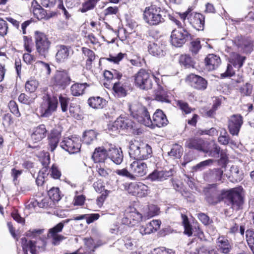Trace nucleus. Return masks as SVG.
I'll use <instances>...</instances> for the list:
<instances>
[{
  "instance_id": "1",
  "label": "nucleus",
  "mask_w": 254,
  "mask_h": 254,
  "mask_svg": "<svg viewBox=\"0 0 254 254\" xmlns=\"http://www.w3.org/2000/svg\"><path fill=\"white\" fill-rule=\"evenodd\" d=\"M167 11L155 4L145 7L143 19L150 26H156L165 22Z\"/></svg>"
},
{
  "instance_id": "2",
  "label": "nucleus",
  "mask_w": 254,
  "mask_h": 254,
  "mask_svg": "<svg viewBox=\"0 0 254 254\" xmlns=\"http://www.w3.org/2000/svg\"><path fill=\"white\" fill-rule=\"evenodd\" d=\"M223 196L227 199L228 205L234 210H239L242 208L244 203L245 191L242 186L225 190Z\"/></svg>"
},
{
  "instance_id": "3",
  "label": "nucleus",
  "mask_w": 254,
  "mask_h": 254,
  "mask_svg": "<svg viewBox=\"0 0 254 254\" xmlns=\"http://www.w3.org/2000/svg\"><path fill=\"white\" fill-rule=\"evenodd\" d=\"M152 148L148 144L137 141L131 142L129 148V155L135 160L147 159L151 156Z\"/></svg>"
},
{
  "instance_id": "4",
  "label": "nucleus",
  "mask_w": 254,
  "mask_h": 254,
  "mask_svg": "<svg viewBox=\"0 0 254 254\" xmlns=\"http://www.w3.org/2000/svg\"><path fill=\"white\" fill-rule=\"evenodd\" d=\"M42 99L39 109L40 116L42 118H48L56 111L58 100L56 96H51L48 93L43 95Z\"/></svg>"
},
{
  "instance_id": "5",
  "label": "nucleus",
  "mask_w": 254,
  "mask_h": 254,
  "mask_svg": "<svg viewBox=\"0 0 254 254\" xmlns=\"http://www.w3.org/2000/svg\"><path fill=\"white\" fill-rule=\"evenodd\" d=\"M130 115L138 123L147 127L151 126V119L147 109L139 104H132L129 106Z\"/></svg>"
},
{
  "instance_id": "6",
  "label": "nucleus",
  "mask_w": 254,
  "mask_h": 254,
  "mask_svg": "<svg viewBox=\"0 0 254 254\" xmlns=\"http://www.w3.org/2000/svg\"><path fill=\"white\" fill-rule=\"evenodd\" d=\"M152 78L150 72L141 68L134 76L135 85L141 90L150 89L152 87Z\"/></svg>"
},
{
  "instance_id": "7",
  "label": "nucleus",
  "mask_w": 254,
  "mask_h": 254,
  "mask_svg": "<svg viewBox=\"0 0 254 254\" xmlns=\"http://www.w3.org/2000/svg\"><path fill=\"white\" fill-rule=\"evenodd\" d=\"M34 38L37 52L39 55L45 57L49 52L51 42L45 33L38 31H35Z\"/></svg>"
},
{
  "instance_id": "8",
  "label": "nucleus",
  "mask_w": 254,
  "mask_h": 254,
  "mask_svg": "<svg viewBox=\"0 0 254 254\" xmlns=\"http://www.w3.org/2000/svg\"><path fill=\"white\" fill-rule=\"evenodd\" d=\"M191 39V34L184 28L174 29L171 35V43L176 47H182L187 41Z\"/></svg>"
},
{
  "instance_id": "9",
  "label": "nucleus",
  "mask_w": 254,
  "mask_h": 254,
  "mask_svg": "<svg viewBox=\"0 0 254 254\" xmlns=\"http://www.w3.org/2000/svg\"><path fill=\"white\" fill-rule=\"evenodd\" d=\"M53 85L59 89H65L71 82L68 72L66 70H57L52 79Z\"/></svg>"
},
{
  "instance_id": "10",
  "label": "nucleus",
  "mask_w": 254,
  "mask_h": 254,
  "mask_svg": "<svg viewBox=\"0 0 254 254\" xmlns=\"http://www.w3.org/2000/svg\"><path fill=\"white\" fill-rule=\"evenodd\" d=\"M80 139L76 136L64 138L61 142V147L70 154L79 152L81 148Z\"/></svg>"
},
{
  "instance_id": "11",
  "label": "nucleus",
  "mask_w": 254,
  "mask_h": 254,
  "mask_svg": "<svg viewBox=\"0 0 254 254\" xmlns=\"http://www.w3.org/2000/svg\"><path fill=\"white\" fill-rule=\"evenodd\" d=\"M233 42L244 53L250 54L253 50L254 41L251 38L237 36L233 40Z\"/></svg>"
},
{
  "instance_id": "12",
  "label": "nucleus",
  "mask_w": 254,
  "mask_h": 254,
  "mask_svg": "<svg viewBox=\"0 0 254 254\" xmlns=\"http://www.w3.org/2000/svg\"><path fill=\"white\" fill-rule=\"evenodd\" d=\"M243 124V118L240 114H234L230 117L228 121L229 132L232 135H238Z\"/></svg>"
},
{
  "instance_id": "13",
  "label": "nucleus",
  "mask_w": 254,
  "mask_h": 254,
  "mask_svg": "<svg viewBox=\"0 0 254 254\" xmlns=\"http://www.w3.org/2000/svg\"><path fill=\"white\" fill-rule=\"evenodd\" d=\"M175 173L173 168H170L168 170L155 169L148 175L147 178L152 182H163L172 177Z\"/></svg>"
},
{
  "instance_id": "14",
  "label": "nucleus",
  "mask_w": 254,
  "mask_h": 254,
  "mask_svg": "<svg viewBox=\"0 0 254 254\" xmlns=\"http://www.w3.org/2000/svg\"><path fill=\"white\" fill-rule=\"evenodd\" d=\"M129 170L133 176V180H135L136 177H142L147 173V167L142 161L134 160L130 164Z\"/></svg>"
},
{
  "instance_id": "15",
  "label": "nucleus",
  "mask_w": 254,
  "mask_h": 254,
  "mask_svg": "<svg viewBox=\"0 0 254 254\" xmlns=\"http://www.w3.org/2000/svg\"><path fill=\"white\" fill-rule=\"evenodd\" d=\"M133 127V123L126 117L120 116L112 125L109 126V129L113 131L119 129H131Z\"/></svg>"
},
{
  "instance_id": "16",
  "label": "nucleus",
  "mask_w": 254,
  "mask_h": 254,
  "mask_svg": "<svg viewBox=\"0 0 254 254\" xmlns=\"http://www.w3.org/2000/svg\"><path fill=\"white\" fill-rule=\"evenodd\" d=\"M63 228L64 223H59L49 230L48 237L52 238V244L54 246L59 245L61 242L65 238L64 236L59 234L62 231Z\"/></svg>"
},
{
  "instance_id": "17",
  "label": "nucleus",
  "mask_w": 254,
  "mask_h": 254,
  "mask_svg": "<svg viewBox=\"0 0 254 254\" xmlns=\"http://www.w3.org/2000/svg\"><path fill=\"white\" fill-rule=\"evenodd\" d=\"M187 78L190 86L196 89L204 90L207 88V80L200 76L191 74Z\"/></svg>"
},
{
  "instance_id": "18",
  "label": "nucleus",
  "mask_w": 254,
  "mask_h": 254,
  "mask_svg": "<svg viewBox=\"0 0 254 254\" xmlns=\"http://www.w3.org/2000/svg\"><path fill=\"white\" fill-rule=\"evenodd\" d=\"M225 190H222L220 192L215 189H210L206 194V200L207 202L211 205H215L225 199L223 192Z\"/></svg>"
},
{
  "instance_id": "19",
  "label": "nucleus",
  "mask_w": 254,
  "mask_h": 254,
  "mask_svg": "<svg viewBox=\"0 0 254 254\" xmlns=\"http://www.w3.org/2000/svg\"><path fill=\"white\" fill-rule=\"evenodd\" d=\"M205 17L200 13H192L188 17V20L192 26L197 30H203L204 27Z\"/></svg>"
},
{
  "instance_id": "20",
  "label": "nucleus",
  "mask_w": 254,
  "mask_h": 254,
  "mask_svg": "<svg viewBox=\"0 0 254 254\" xmlns=\"http://www.w3.org/2000/svg\"><path fill=\"white\" fill-rule=\"evenodd\" d=\"M148 51L152 56L161 58L166 54V47L160 42H149L148 45Z\"/></svg>"
},
{
  "instance_id": "21",
  "label": "nucleus",
  "mask_w": 254,
  "mask_h": 254,
  "mask_svg": "<svg viewBox=\"0 0 254 254\" xmlns=\"http://www.w3.org/2000/svg\"><path fill=\"white\" fill-rule=\"evenodd\" d=\"M108 158L116 165H120L124 158L123 151L121 148L112 146L108 149Z\"/></svg>"
},
{
  "instance_id": "22",
  "label": "nucleus",
  "mask_w": 254,
  "mask_h": 254,
  "mask_svg": "<svg viewBox=\"0 0 254 254\" xmlns=\"http://www.w3.org/2000/svg\"><path fill=\"white\" fill-rule=\"evenodd\" d=\"M189 149H195L200 152L205 151V142L200 138H191L187 140L185 144Z\"/></svg>"
},
{
  "instance_id": "23",
  "label": "nucleus",
  "mask_w": 254,
  "mask_h": 254,
  "mask_svg": "<svg viewBox=\"0 0 254 254\" xmlns=\"http://www.w3.org/2000/svg\"><path fill=\"white\" fill-rule=\"evenodd\" d=\"M151 122V126L160 127L167 125L168 121L163 111L158 109L154 113Z\"/></svg>"
},
{
  "instance_id": "24",
  "label": "nucleus",
  "mask_w": 254,
  "mask_h": 254,
  "mask_svg": "<svg viewBox=\"0 0 254 254\" xmlns=\"http://www.w3.org/2000/svg\"><path fill=\"white\" fill-rule=\"evenodd\" d=\"M217 250L221 254H228L232 249L229 241L224 236H220L216 241Z\"/></svg>"
},
{
  "instance_id": "25",
  "label": "nucleus",
  "mask_w": 254,
  "mask_h": 254,
  "mask_svg": "<svg viewBox=\"0 0 254 254\" xmlns=\"http://www.w3.org/2000/svg\"><path fill=\"white\" fill-rule=\"evenodd\" d=\"M108 158V149L106 150L103 147L96 148L92 158L95 163H104Z\"/></svg>"
},
{
  "instance_id": "26",
  "label": "nucleus",
  "mask_w": 254,
  "mask_h": 254,
  "mask_svg": "<svg viewBox=\"0 0 254 254\" xmlns=\"http://www.w3.org/2000/svg\"><path fill=\"white\" fill-rule=\"evenodd\" d=\"M69 47L64 45L57 46L55 58L57 62L63 63L68 59L69 55Z\"/></svg>"
},
{
  "instance_id": "27",
  "label": "nucleus",
  "mask_w": 254,
  "mask_h": 254,
  "mask_svg": "<svg viewBox=\"0 0 254 254\" xmlns=\"http://www.w3.org/2000/svg\"><path fill=\"white\" fill-rule=\"evenodd\" d=\"M206 68L209 70H213L217 68L221 63L219 57L214 54H209L205 59Z\"/></svg>"
},
{
  "instance_id": "28",
  "label": "nucleus",
  "mask_w": 254,
  "mask_h": 254,
  "mask_svg": "<svg viewBox=\"0 0 254 254\" xmlns=\"http://www.w3.org/2000/svg\"><path fill=\"white\" fill-rule=\"evenodd\" d=\"M230 174L227 175L229 181L232 183L240 182L243 178V173L237 166L233 165L230 169Z\"/></svg>"
},
{
  "instance_id": "29",
  "label": "nucleus",
  "mask_w": 254,
  "mask_h": 254,
  "mask_svg": "<svg viewBox=\"0 0 254 254\" xmlns=\"http://www.w3.org/2000/svg\"><path fill=\"white\" fill-rule=\"evenodd\" d=\"M61 134L60 132L56 129L52 130L48 136L49 139V149L53 152L58 146L59 143Z\"/></svg>"
},
{
  "instance_id": "30",
  "label": "nucleus",
  "mask_w": 254,
  "mask_h": 254,
  "mask_svg": "<svg viewBox=\"0 0 254 254\" xmlns=\"http://www.w3.org/2000/svg\"><path fill=\"white\" fill-rule=\"evenodd\" d=\"M47 130L44 125H40L34 129V132L31 134V138L35 142H39L45 138L47 134Z\"/></svg>"
},
{
  "instance_id": "31",
  "label": "nucleus",
  "mask_w": 254,
  "mask_h": 254,
  "mask_svg": "<svg viewBox=\"0 0 254 254\" xmlns=\"http://www.w3.org/2000/svg\"><path fill=\"white\" fill-rule=\"evenodd\" d=\"M107 103L105 99L99 96L91 97L88 100L89 106L94 109H102Z\"/></svg>"
},
{
  "instance_id": "32",
  "label": "nucleus",
  "mask_w": 254,
  "mask_h": 254,
  "mask_svg": "<svg viewBox=\"0 0 254 254\" xmlns=\"http://www.w3.org/2000/svg\"><path fill=\"white\" fill-rule=\"evenodd\" d=\"M21 240L24 254H28V248L30 249L31 254H35L36 242L35 241L32 240L28 241L27 239L25 237L21 238Z\"/></svg>"
},
{
  "instance_id": "33",
  "label": "nucleus",
  "mask_w": 254,
  "mask_h": 254,
  "mask_svg": "<svg viewBox=\"0 0 254 254\" xmlns=\"http://www.w3.org/2000/svg\"><path fill=\"white\" fill-rule=\"evenodd\" d=\"M246 60V57L239 54H234L230 59V62L235 68L239 70L243 66Z\"/></svg>"
},
{
  "instance_id": "34",
  "label": "nucleus",
  "mask_w": 254,
  "mask_h": 254,
  "mask_svg": "<svg viewBox=\"0 0 254 254\" xmlns=\"http://www.w3.org/2000/svg\"><path fill=\"white\" fill-rule=\"evenodd\" d=\"M223 171L220 168L214 169L209 171L207 175L208 179L213 182L221 181Z\"/></svg>"
},
{
  "instance_id": "35",
  "label": "nucleus",
  "mask_w": 254,
  "mask_h": 254,
  "mask_svg": "<svg viewBox=\"0 0 254 254\" xmlns=\"http://www.w3.org/2000/svg\"><path fill=\"white\" fill-rule=\"evenodd\" d=\"M89 85L86 83L73 84L70 87L71 93L74 96H78L83 94L85 89Z\"/></svg>"
},
{
  "instance_id": "36",
  "label": "nucleus",
  "mask_w": 254,
  "mask_h": 254,
  "mask_svg": "<svg viewBox=\"0 0 254 254\" xmlns=\"http://www.w3.org/2000/svg\"><path fill=\"white\" fill-rule=\"evenodd\" d=\"M100 0H84L82 3L79 10L82 13L86 12L88 11L93 10L96 6L97 2Z\"/></svg>"
},
{
  "instance_id": "37",
  "label": "nucleus",
  "mask_w": 254,
  "mask_h": 254,
  "mask_svg": "<svg viewBox=\"0 0 254 254\" xmlns=\"http://www.w3.org/2000/svg\"><path fill=\"white\" fill-rule=\"evenodd\" d=\"M37 97L35 95H27L25 93H21L18 97V101L24 104L30 105L34 102Z\"/></svg>"
},
{
  "instance_id": "38",
  "label": "nucleus",
  "mask_w": 254,
  "mask_h": 254,
  "mask_svg": "<svg viewBox=\"0 0 254 254\" xmlns=\"http://www.w3.org/2000/svg\"><path fill=\"white\" fill-rule=\"evenodd\" d=\"M180 64L185 68L193 67L194 62L189 55H181L179 59Z\"/></svg>"
},
{
  "instance_id": "39",
  "label": "nucleus",
  "mask_w": 254,
  "mask_h": 254,
  "mask_svg": "<svg viewBox=\"0 0 254 254\" xmlns=\"http://www.w3.org/2000/svg\"><path fill=\"white\" fill-rule=\"evenodd\" d=\"M183 152V147L178 144H175L173 145L170 151L168 152V154L170 156L180 158L182 156Z\"/></svg>"
},
{
  "instance_id": "40",
  "label": "nucleus",
  "mask_w": 254,
  "mask_h": 254,
  "mask_svg": "<svg viewBox=\"0 0 254 254\" xmlns=\"http://www.w3.org/2000/svg\"><path fill=\"white\" fill-rule=\"evenodd\" d=\"M205 151L203 152L207 154L209 157L219 158L220 151V147L217 144H214L209 149L205 148Z\"/></svg>"
},
{
  "instance_id": "41",
  "label": "nucleus",
  "mask_w": 254,
  "mask_h": 254,
  "mask_svg": "<svg viewBox=\"0 0 254 254\" xmlns=\"http://www.w3.org/2000/svg\"><path fill=\"white\" fill-rule=\"evenodd\" d=\"M155 99L156 100L161 102L169 103L170 102L166 91L161 87L158 88V90L155 93Z\"/></svg>"
},
{
  "instance_id": "42",
  "label": "nucleus",
  "mask_w": 254,
  "mask_h": 254,
  "mask_svg": "<svg viewBox=\"0 0 254 254\" xmlns=\"http://www.w3.org/2000/svg\"><path fill=\"white\" fill-rule=\"evenodd\" d=\"M182 223L185 228L184 233L188 236H190L192 234V227L190 224L188 216L185 214H182Z\"/></svg>"
},
{
  "instance_id": "43",
  "label": "nucleus",
  "mask_w": 254,
  "mask_h": 254,
  "mask_svg": "<svg viewBox=\"0 0 254 254\" xmlns=\"http://www.w3.org/2000/svg\"><path fill=\"white\" fill-rule=\"evenodd\" d=\"M96 138V133L93 130L85 131L82 136L83 141L87 144H90Z\"/></svg>"
},
{
  "instance_id": "44",
  "label": "nucleus",
  "mask_w": 254,
  "mask_h": 254,
  "mask_svg": "<svg viewBox=\"0 0 254 254\" xmlns=\"http://www.w3.org/2000/svg\"><path fill=\"white\" fill-rule=\"evenodd\" d=\"M82 52L85 56L88 57V59L86 62V65H90L91 63L94 61L95 59L94 52L91 50L86 47L82 48Z\"/></svg>"
},
{
  "instance_id": "45",
  "label": "nucleus",
  "mask_w": 254,
  "mask_h": 254,
  "mask_svg": "<svg viewBox=\"0 0 254 254\" xmlns=\"http://www.w3.org/2000/svg\"><path fill=\"white\" fill-rule=\"evenodd\" d=\"M246 236L249 247L254 254V231L251 230H247Z\"/></svg>"
},
{
  "instance_id": "46",
  "label": "nucleus",
  "mask_w": 254,
  "mask_h": 254,
  "mask_svg": "<svg viewBox=\"0 0 254 254\" xmlns=\"http://www.w3.org/2000/svg\"><path fill=\"white\" fill-rule=\"evenodd\" d=\"M39 85V82L35 79H30L25 83V89L30 93H34Z\"/></svg>"
},
{
  "instance_id": "47",
  "label": "nucleus",
  "mask_w": 254,
  "mask_h": 254,
  "mask_svg": "<svg viewBox=\"0 0 254 254\" xmlns=\"http://www.w3.org/2000/svg\"><path fill=\"white\" fill-rule=\"evenodd\" d=\"M49 197L53 201H59L61 199L60 190L58 188H52L48 191Z\"/></svg>"
},
{
  "instance_id": "48",
  "label": "nucleus",
  "mask_w": 254,
  "mask_h": 254,
  "mask_svg": "<svg viewBox=\"0 0 254 254\" xmlns=\"http://www.w3.org/2000/svg\"><path fill=\"white\" fill-rule=\"evenodd\" d=\"M213 162V160L209 159L200 162L196 165L192 167V170L194 172L200 171L205 168L206 166H209Z\"/></svg>"
},
{
  "instance_id": "49",
  "label": "nucleus",
  "mask_w": 254,
  "mask_h": 254,
  "mask_svg": "<svg viewBox=\"0 0 254 254\" xmlns=\"http://www.w3.org/2000/svg\"><path fill=\"white\" fill-rule=\"evenodd\" d=\"M147 209L145 217H147L148 218L158 215L159 212V208L154 204L148 205L147 206Z\"/></svg>"
},
{
  "instance_id": "50",
  "label": "nucleus",
  "mask_w": 254,
  "mask_h": 254,
  "mask_svg": "<svg viewBox=\"0 0 254 254\" xmlns=\"http://www.w3.org/2000/svg\"><path fill=\"white\" fill-rule=\"evenodd\" d=\"M136 187L138 188L136 193V195L138 196L143 197L148 194L149 191L148 187L142 183L138 182V186Z\"/></svg>"
},
{
  "instance_id": "51",
  "label": "nucleus",
  "mask_w": 254,
  "mask_h": 254,
  "mask_svg": "<svg viewBox=\"0 0 254 254\" xmlns=\"http://www.w3.org/2000/svg\"><path fill=\"white\" fill-rule=\"evenodd\" d=\"M59 100L62 111L63 112H65L67 111L69 101V98L66 96L61 95L59 97Z\"/></svg>"
},
{
  "instance_id": "52",
  "label": "nucleus",
  "mask_w": 254,
  "mask_h": 254,
  "mask_svg": "<svg viewBox=\"0 0 254 254\" xmlns=\"http://www.w3.org/2000/svg\"><path fill=\"white\" fill-rule=\"evenodd\" d=\"M8 108L10 112L17 117L20 116L18 105L14 101L11 100L8 105Z\"/></svg>"
},
{
  "instance_id": "53",
  "label": "nucleus",
  "mask_w": 254,
  "mask_h": 254,
  "mask_svg": "<svg viewBox=\"0 0 254 254\" xmlns=\"http://www.w3.org/2000/svg\"><path fill=\"white\" fill-rule=\"evenodd\" d=\"M177 104L185 114H188L191 113L192 109L189 107V104L187 102L183 100H179Z\"/></svg>"
},
{
  "instance_id": "54",
  "label": "nucleus",
  "mask_w": 254,
  "mask_h": 254,
  "mask_svg": "<svg viewBox=\"0 0 254 254\" xmlns=\"http://www.w3.org/2000/svg\"><path fill=\"white\" fill-rule=\"evenodd\" d=\"M252 89L251 84L247 83L240 88V92L243 96H249L252 93Z\"/></svg>"
},
{
  "instance_id": "55",
  "label": "nucleus",
  "mask_w": 254,
  "mask_h": 254,
  "mask_svg": "<svg viewBox=\"0 0 254 254\" xmlns=\"http://www.w3.org/2000/svg\"><path fill=\"white\" fill-rule=\"evenodd\" d=\"M190 51L194 55L197 54L201 47L200 41L198 40L193 41L190 43Z\"/></svg>"
},
{
  "instance_id": "56",
  "label": "nucleus",
  "mask_w": 254,
  "mask_h": 254,
  "mask_svg": "<svg viewBox=\"0 0 254 254\" xmlns=\"http://www.w3.org/2000/svg\"><path fill=\"white\" fill-rule=\"evenodd\" d=\"M114 91L122 96H125L126 95V91L124 87L120 86L119 82H115L114 83L113 87Z\"/></svg>"
},
{
  "instance_id": "57",
  "label": "nucleus",
  "mask_w": 254,
  "mask_h": 254,
  "mask_svg": "<svg viewBox=\"0 0 254 254\" xmlns=\"http://www.w3.org/2000/svg\"><path fill=\"white\" fill-rule=\"evenodd\" d=\"M130 217L131 218L132 220V223L135 224L138 222H140L143 220V216L142 215L139 213L138 212L136 211L135 209H134V211H132L129 213Z\"/></svg>"
},
{
  "instance_id": "58",
  "label": "nucleus",
  "mask_w": 254,
  "mask_h": 254,
  "mask_svg": "<svg viewBox=\"0 0 254 254\" xmlns=\"http://www.w3.org/2000/svg\"><path fill=\"white\" fill-rule=\"evenodd\" d=\"M232 64H227V69L226 71L221 73L220 76L221 78H226L228 77H231L235 74V71L233 69Z\"/></svg>"
},
{
  "instance_id": "59",
  "label": "nucleus",
  "mask_w": 254,
  "mask_h": 254,
  "mask_svg": "<svg viewBox=\"0 0 254 254\" xmlns=\"http://www.w3.org/2000/svg\"><path fill=\"white\" fill-rule=\"evenodd\" d=\"M8 25L6 21L0 18V36L3 37L7 33Z\"/></svg>"
},
{
  "instance_id": "60",
  "label": "nucleus",
  "mask_w": 254,
  "mask_h": 254,
  "mask_svg": "<svg viewBox=\"0 0 254 254\" xmlns=\"http://www.w3.org/2000/svg\"><path fill=\"white\" fill-rule=\"evenodd\" d=\"M116 173L119 176L125 177L131 180H133V176L132 175L131 171L126 169L117 170Z\"/></svg>"
},
{
  "instance_id": "61",
  "label": "nucleus",
  "mask_w": 254,
  "mask_h": 254,
  "mask_svg": "<svg viewBox=\"0 0 254 254\" xmlns=\"http://www.w3.org/2000/svg\"><path fill=\"white\" fill-rule=\"evenodd\" d=\"M197 217L204 225H208L212 222L209 217L204 213H198Z\"/></svg>"
},
{
  "instance_id": "62",
  "label": "nucleus",
  "mask_w": 254,
  "mask_h": 254,
  "mask_svg": "<svg viewBox=\"0 0 254 254\" xmlns=\"http://www.w3.org/2000/svg\"><path fill=\"white\" fill-rule=\"evenodd\" d=\"M125 54L122 53H119L117 56H114L110 55L109 57L106 58V60L110 62H113L114 64H118L124 58Z\"/></svg>"
},
{
  "instance_id": "63",
  "label": "nucleus",
  "mask_w": 254,
  "mask_h": 254,
  "mask_svg": "<svg viewBox=\"0 0 254 254\" xmlns=\"http://www.w3.org/2000/svg\"><path fill=\"white\" fill-rule=\"evenodd\" d=\"M51 172V176L55 179H58L61 176V173L58 169V167L53 164L49 170Z\"/></svg>"
},
{
  "instance_id": "64",
  "label": "nucleus",
  "mask_w": 254,
  "mask_h": 254,
  "mask_svg": "<svg viewBox=\"0 0 254 254\" xmlns=\"http://www.w3.org/2000/svg\"><path fill=\"white\" fill-rule=\"evenodd\" d=\"M139 232L142 235L150 234L154 232L149 223L145 225L141 226L139 228Z\"/></svg>"
}]
</instances>
